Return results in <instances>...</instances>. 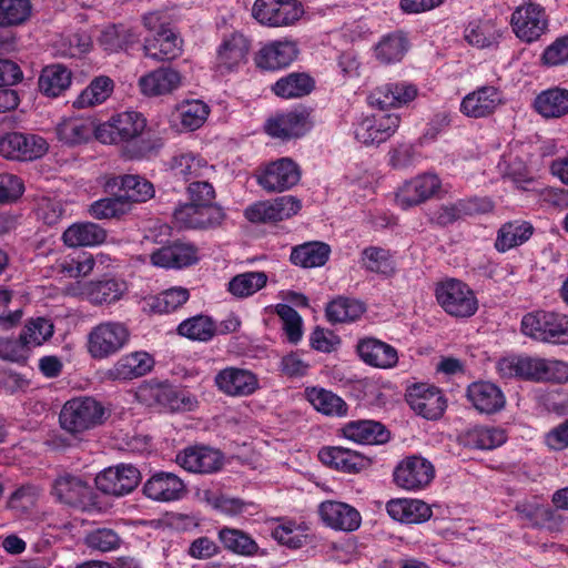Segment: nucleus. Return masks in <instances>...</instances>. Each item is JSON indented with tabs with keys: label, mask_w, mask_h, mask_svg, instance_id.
Returning <instances> with one entry per match:
<instances>
[{
	"label": "nucleus",
	"mask_w": 568,
	"mask_h": 568,
	"mask_svg": "<svg viewBox=\"0 0 568 568\" xmlns=\"http://www.w3.org/2000/svg\"><path fill=\"white\" fill-rule=\"evenodd\" d=\"M190 293L178 286L168 288L156 295L144 298L143 310L152 314H164L176 311L187 302Z\"/></svg>",
	"instance_id": "49"
},
{
	"label": "nucleus",
	"mask_w": 568,
	"mask_h": 568,
	"mask_svg": "<svg viewBox=\"0 0 568 568\" xmlns=\"http://www.w3.org/2000/svg\"><path fill=\"white\" fill-rule=\"evenodd\" d=\"M175 460L190 473L212 474L221 469L223 455L212 447L195 445L180 452Z\"/></svg>",
	"instance_id": "20"
},
{
	"label": "nucleus",
	"mask_w": 568,
	"mask_h": 568,
	"mask_svg": "<svg viewBox=\"0 0 568 568\" xmlns=\"http://www.w3.org/2000/svg\"><path fill=\"white\" fill-rule=\"evenodd\" d=\"M406 400L416 414L426 419L442 417L447 405L442 390L427 384H416L409 387Z\"/></svg>",
	"instance_id": "18"
},
{
	"label": "nucleus",
	"mask_w": 568,
	"mask_h": 568,
	"mask_svg": "<svg viewBox=\"0 0 568 568\" xmlns=\"http://www.w3.org/2000/svg\"><path fill=\"white\" fill-rule=\"evenodd\" d=\"M298 54L297 44L292 40H275L264 44L257 55L256 65L264 70H278L290 65Z\"/></svg>",
	"instance_id": "29"
},
{
	"label": "nucleus",
	"mask_w": 568,
	"mask_h": 568,
	"mask_svg": "<svg viewBox=\"0 0 568 568\" xmlns=\"http://www.w3.org/2000/svg\"><path fill=\"white\" fill-rule=\"evenodd\" d=\"M138 398L145 405H160L172 410L179 409L181 400L169 383L150 382L139 387Z\"/></svg>",
	"instance_id": "43"
},
{
	"label": "nucleus",
	"mask_w": 568,
	"mask_h": 568,
	"mask_svg": "<svg viewBox=\"0 0 568 568\" xmlns=\"http://www.w3.org/2000/svg\"><path fill=\"white\" fill-rule=\"evenodd\" d=\"M400 118L396 113L383 111L363 118L355 128V138L358 142L369 145L379 144L388 140L398 129Z\"/></svg>",
	"instance_id": "13"
},
{
	"label": "nucleus",
	"mask_w": 568,
	"mask_h": 568,
	"mask_svg": "<svg viewBox=\"0 0 568 568\" xmlns=\"http://www.w3.org/2000/svg\"><path fill=\"white\" fill-rule=\"evenodd\" d=\"M173 217L181 229L207 230L220 226L225 219V213L221 205L189 202L179 205L174 210Z\"/></svg>",
	"instance_id": "11"
},
{
	"label": "nucleus",
	"mask_w": 568,
	"mask_h": 568,
	"mask_svg": "<svg viewBox=\"0 0 568 568\" xmlns=\"http://www.w3.org/2000/svg\"><path fill=\"white\" fill-rule=\"evenodd\" d=\"M216 331L214 322L205 315H195L186 318L176 328L179 335L199 342L211 341Z\"/></svg>",
	"instance_id": "57"
},
{
	"label": "nucleus",
	"mask_w": 568,
	"mask_h": 568,
	"mask_svg": "<svg viewBox=\"0 0 568 568\" xmlns=\"http://www.w3.org/2000/svg\"><path fill=\"white\" fill-rule=\"evenodd\" d=\"M52 495L62 504L87 509L94 504V493L79 476L63 474L52 484Z\"/></svg>",
	"instance_id": "16"
},
{
	"label": "nucleus",
	"mask_w": 568,
	"mask_h": 568,
	"mask_svg": "<svg viewBox=\"0 0 568 568\" xmlns=\"http://www.w3.org/2000/svg\"><path fill=\"white\" fill-rule=\"evenodd\" d=\"M500 38L501 32L490 20L470 22L465 29V40L479 49L497 45Z\"/></svg>",
	"instance_id": "56"
},
{
	"label": "nucleus",
	"mask_w": 568,
	"mask_h": 568,
	"mask_svg": "<svg viewBox=\"0 0 568 568\" xmlns=\"http://www.w3.org/2000/svg\"><path fill=\"white\" fill-rule=\"evenodd\" d=\"M52 334L53 324L44 317H37L26 324L21 332V338L27 343L28 347L40 346L48 341Z\"/></svg>",
	"instance_id": "62"
},
{
	"label": "nucleus",
	"mask_w": 568,
	"mask_h": 568,
	"mask_svg": "<svg viewBox=\"0 0 568 568\" xmlns=\"http://www.w3.org/2000/svg\"><path fill=\"white\" fill-rule=\"evenodd\" d=\"M182 39L171 28L145 38L143 43L144 55L155 61L174 60L182 54Z\"/></svg>",
	"instance_id": "32"
},
{
	"label": "nucleus",
	"mask_w": 568,
	"mask_h": 568,
	"mask_svg": "<svg viewBox=\"0 0 568 568\" xmlns=\"http://www.w3.org/2000/svg\"><path fill=\"white\" fill-rule=\"evenodd\" d=\"M302 209L301 201L293 195L261 201L245 210V216L253 223L278 222L296 215Z\"/></svg>",
	"instance_id": "14"
},
{
	"label": "nucleus",
	"mask_w": 568,
	"mask_h": 568,
	"mask_svg": "<svg viewBox=\"0 0 568 568\" xmlns=\"http://www.w3.org/2000/svg\"><path fill=\"white\" fill-rule=\"evenodd\" d=\"M417 94L418 89L413 83L389 82L375 88L368 95V102L384 111L388 108H402L415 100Z\"/></svg>",
	"instance_id": "21"
},
{
	"label": "nucleus",
	"mask_w": 568,
	"mask_h": 568,
	"mask_svg": "<svg viewBox=\"0 0 568 568\" xmlns=\"http://www.w3.org/2000/svg\"><path fill=\"white\" fill-rule=\"evenodd\" d=\"M520 331L525 336L540 343L568 345V315L536 310L523 316Z\"/></svg>",
	"instance_id": "1"
},
{
	"label": "nucleus",
	"mask_w": 568,
	"mask_h": 568,
	"mask_svg": "<svg viewBox=\"0 0 568 568\" xmlns=\"http://www.w3.org/2000/svg\"><path fill=\"white\" fill-rule=\"evenodd\" d=\"M250 40L241 32L224 36L216 48L213 69L220 75L236 72L248 61Z\"/></svg>",
	"instance_id": "9"
},
{
	"label": "nucleus",
	"mask_w": 568,
	"mask_h": 568,
	"mask_svg": "<svg viewBox=\"0 0 568 568\" xmlns=\"http://www.w3.org/2000/svg\"><path fill=\"white\" fill-rule=\"evenodd\" d=\"M310 114L306 111H291L277 114L270 119L265 124V131L268 135L290 140L304 135L311 128Z\"/></svg>",
	"instance_id": "27"
},
{
	"label": "nucleus",
	"mask_w": 568,
	"mask_h": 568,
	"mask_svg": "<svg viewBox=\"0 0 568 568\" xmlns=\"http://www.w3.org/2000/svg\"><path fill=\"white\" fill-rule=\"evenodd\" d=\"M104 420L103 405L90 396H79L67 400L59 415L61 428L72 435L93 429L102 425Z\"/></svg>",
	"instance_id": "2"
},
{
	"label": "nucleus",
	"mask_w": 568,
	"mask_h": 568,
	"mask_svg": "<svg viewBox=\"0 0 568 568\" xmlns=\"http://www.w3.org/2000/svg\"><path fill=\"white\" fill-rule=\"evenodd\" d=\"M125 292L124 282L108 278L97 282L84 283L80 294L92 304H111L119 301Z\"/></svg>",
	"instance_id": "42"
},
{
	"label": "nucleus",
	"mask_w": 568,
	"mask_h": 568,
	"mask_svg": "<svg viewBox=\"0 0 568 568\" xmlns=\"http://www.w3.org/2000/svg\"><path fill=\"white\" fill-rule=\"evenodd\" d=\"M30 14V0H0V27L20 26Z\"/></svg>",
	"instance_id": "60"
},
{
	"label": "nucleus",
	"mask_w": 568,
	"mask_h": 568,
	"mask_svg": "<svg viewBox=\"0 0 568 568\" xmlns=\"http://www.w3.org/2000/svg\"><path fill=\"white\" fill-rule=\"evenodd\" d=\"M435 295L438 304L450 316L468 318L478 310L474 291L459 280L448 278L438 283Z\"/></svg>",
	"instance_id": "3"
},
{
	"label": "nucleus",
	"mask_w": 568,
	"mask_h": 568,
	"mask_svg": "<svg viewBox=\"0 0 568 568\" xmlns=\"http://www.w3.org/2000/svg\"><path fill=\"white\" fill-rule=\"evenodd\" d=\"M182 74L171 68H158L139 79V88L146 97L171 94L182 85Z\"/></svg>",
	"instance_id": "31"
},
{
	"label": "nucleus",
	"mask_w": 568,
	"mask_h": 568,
	"mask_svg": "<svg viewBox=\"0 0 568 568\" xmlns=\"http://www.w3.org/2000/svg\"><path fill=\"white\" fill-rule=\"evenodd\" d=\"M154 366L153 357L143 351L121 356L105 373L111 381H131L149 374Z\"/></svg>",
	"instance_id": "26"
},
{
	"label": "nucleus",
	"mask_w": 568,
	"mask_h": 568,
	"mask_svg": "<svg viewBox=\"0 0 568 568\" xmlns=\"http://www.w3.org/2000/svg\"><path fill=\"white\" fill-rule=\"evenodd\" d=\"M130 332L120 322H103L88 335V352L95 359L108 358L120 352L129 342Z\"/></svg>",
	"instance_id": "7"
},
{
	"label": "nucleus",
	"mask_w": 568,
	"mask_h": 568,
	"mask_svg": "<svg viewBox=\"0 0 568 568\" xmlns=\"http://www.w3.org/2000/svg\"><path fill=\"white\" fill-rule=\"evenodd\" d=\"M365 311L361 301L338 296L327 304L325 313L331 323H348L357 321Z\"/></svg>",
	"instance_id": "52"
},
{
	"label": "nucleus",
	"mask_w": 568,
	"mask_h": 568,
	"mask_svg": "<svg viewBox=\"0 0 568 568\" xmlns=\"http://www.w3.org/2000/svg\"><path fill=\"white\" fill-rule=\"evenodd\" d=\"M209 113L210 109L203 101H183L175 108L173 120L180 123L181 130L195 131L204 124Z\"/></svg>",
	"instance_id": "51"
},
{
	"label": "nucleus",
	"mask_w": 568,
	"mask_h": 568,
	"mask_svg": "<svg viewBox=\"0 0 568 568\" xmlns=\"http://www.w3.org/2000/svg\"><path fill=\"white\" fill-rule=\"evenodd\" d=\"M143 494L154 501H175L184 497L186 485L173 473L158 471L144 483Z\"/></svg>",
	"instance_id": "22"
},
{
	"label": "nucleus",
	"mask_w": 568,
	"mask_h": 568,
	"mask_svg": "<svg viewBox=\"0 0 568 568\" xmlns=\"http://www.w3.org/2000/svg\"><path fill=\"white\" fill-rule=\"evenodd\" d=\"M515 36L526 43L537 41L548 29V17L544 7L536 2L518 6L510 17Z\"/></svg>",
	"instance_id": "8"
},
{
	"label": "nucleus",
	"mask_w": 568,
	"mask_h": 568,
	"mask_svg": "<svg viewBox=\"0 0 568 568\" xmlns=\"http://www.w3.org/2000/svg\"><path fill=\"white\" fill-rule=\"evenodd\" d=\"M331 247L324 242H306L292 248L291 262L304 268L321 267L329 258Z\"/></svg>",
	"instance_id": "46"
},
{
	"label": "nucleus",
	"mask_w": 568,
	"mask_h": 568,
	"mask_svg": "<svg viewBox=\"0 0 568 568\" xmlns=\"http://www.w3.org/2000/svg\"><path fill=\"white\" fill-rule=\"evenodd\" d=\"M318 459L331 468L348 474L359 473L371 465L369 458L339 446L323 447L318 452Z\"/></svg>",
	"instance_id": "30"
},
{
	"label": "nucleus",
	"mask_w": 568,
	"mask_h": 568,
	"mask_svg": "<svg viewBox=\"0 0 568 568\" xmlns=\"http://www.w3.org/2000/svg\"><path fill=\"white\" fill-rule=\"evenodd\" d=\"M212 169L204 158L193 152H181L171 161L173 175L189 183L205 178Z\"/></svg>",
	"instance_id": "40"
},
{
	"label": "nucleus",
	"mask_w": 568,
	"mask_h": 568,
	"mask_svg": "<svg viewBox=\"0 0 568 568\" xmlns=\"http://www.w3.org/2000/svg\"><path fill=\"white\" fill-rule=\"evenodd\" d=\"M507 439L500 427L476 426L465 434L466 444L477 449H494L501 446Z\"/></svg>",
	"instance_id": "55"
},
{
	"label": "nucleus",
	"mask_w": 568,
	"mask_h": 568,
	"mask_svg": "<svg viewBox=\"0 0 568 568\" xmlns=\"http://www.w3.org/2000/svg\"><path fill=\"white\" fill-rule=\"evenodd\" d=\"M215 386L220 392L232 397H246L260 388L255 373L240 367H225L214 377Z\"/></svg>",
	"instance_id": "19"
},
{
	"label": "nucleus",
	"mask_w": 568,
	"mask_h": 568,
	"mask_svg": "<svg viewBox=\"0 0 568 568\" xmlns=\"http://www.w3.org/2000/svg\"><path fill=\"white\" fill-rule=\"evenodd\" d=\"M342 433L345 438L365 445L385 444L390 438L389 430L382 423L372 419L348 422Z\"/></svg>",
	"instance_id": "35"
},
{
	"label": "nucleus",
	"mask_w": 568,
	"mask_h": 568,
	"mask_svg": "<svg viewBox=\"0 0 568 568\" xmlns=\"http://www.w3.org/2000/svg\"><path fill=\"white\" fill-rule=\"evenodd\" d=\"M145 126L146 120L139 112L118 113L97 126V140L103 144L130 142L140 136Z\"/></svg>",
	"instance_id": "6"
},
{
	"label": "nucleus",
	"mask_w": 568,
	"mask_h": 568,
	"mask_svg": "<svg viewBox=\"0 0 568 568\" xmlns=\"http://www.w3.org/2000/svg\"><path fill=\"white\" fill-rule=\"evenodd\" d=\"M105 239V230L92 222L74 223L62 234V241L68 247L100 245Z\"/></svg>",
	"instance_id": "41"
},
{
	"label": "nucleus",
	"mask_w": 568,
	"mask_h": 568,
	"mask_svg": "<svg viewBox=\"0 0 568 568\" xmlns=\"http://www.w3.org/2000/svg\"><path fill=\"white\" fill-rule=\"evenodd\" d=\"M493 202L486 197L462 199L454 203L443 204L435 210L430 216V222L445 227L458 220L484 214L493 211Z\"/></svg>",
	"instance_id": "15"
},
{
	"label": "nucleus",
	"mask_w": 568,
	"mask_h": 568,
	"mask_svg": "<svg viewBox=\"0 0 568 568\" xmlns=\"http://www.w3.org/2000/svg\"><path fill=\"white\" fill-rule=\"evenodd\" d=\"M363 267L369 272L390 276L395 273V264L388 250L368 246L361 256Z\"/></svg>",
	"instance_id": "58"
},
{
	"label": "nucleus",
	"mask_w": 568,
	"mask_h": 568,
	"mask_svg": "<svg viewBox=\"0 0 568 568\" xmlns=\"http://www.w3.org/2000/svg\"><path fill=\"white\" fill-rule=\"evenodd\" d=\"M57 138L68 146H78L88 143L92 136L97 138V125L90 118L71 116L58 123Z\"/></svg>",
	"instance_id": "34"
},
{
	"label": "nucleus",
	"mask_w": 568,
	"mask_h": 568,
	"mask_svg": "<svg viewBox=\"0 0 568 568\" xmlns=\"http://www.w3.org/2000/svg\"><path fill=\"white\" fill-rule=\"evenodd\" d=\"M217 539L224 550L241 557L264 556L255 539L246 531L229 526L217 530Z\"/></svg>",
	"instance_id": "37"
},
{
	"label": "nucleus",
	"mask_w": 568,
	"mask_h": 568,
	"mask_svg": "<svg viewBox=\"0 0 568 568\" xmlns=\"http://www.w3.org/2000/svg\"><path fill=\"white\" fill-rule=\"evenodd\" d=\"M84 544L91 550L108 552L119 549L122 539L113 529L99 528L85 536Z\"/></svg>",
	"instance_id": "61"
},
{
	"label": "nucleus",
	"mask_w": 568,
	"mask_h": 568,
	"mask_svg": "<svg viewBox=\"0 0 568 568\" xmlns=\"http://www.w3.org/2000/svg\"><path fill=\"white\" fill-rule=\"evenodd\" d=\"M466 397L480 414H495L501 410L506 404L504 393L491 382L478 381L469 384Z\"/></svg>",
	"instance_id": "28"
},
{
	"label": "nucleus",
	"mask_w": 568,
	"mask_h": 568,
	"mask_svg": "<svg viewBox=\"0 0 568 568\" xmlns=\"http://www.w3.org/2000/svg\"><path fill=\"white\" fill-rule=\"evenodd\" d=\"M503 102L501 92L494 85H484L468 93L460 103V112L468 118L493 114Z\"/></svg>",
	"instance_id": "24"
},
{
	"label": "nucleus",
	"mask_w": 568,
	"mask_h": 568,
	"mask_svg": "<svg viewBox=\"0 0 568 568\" xmlns=\"http://www.w3.org/2000/svg\"><path fill=\"white\" fill-rule=\"evenodd\" d=\"M138 41L139 36L131 28L122 24L106 27L99 38L100 44L109 52L128 50Z\"/></svg>",
	"instance_id": "53"
},
{
	"label": "nucleus",
	"mask_w": 568,
	"mask_h": 568,
	"mask_svg": "<svg viewBox=\"0 0 568 568\" xmlns=\"http://www.w3.org/2000/svg\"><path fill=\"white\" fill-rule=\"evenodd\" d=\"M276 314L283 323V329L291 343H297L302 338V318L298 313L287 304H277Z\"/></svg>",
	"instance_id": "64"
},
{
	"label": "nucleus",
	"mask_w": 568,
	"mask_h": 568,
	"mask_svg": "<svg viewBox=\"0 0 568 568\" xmlns=\"http://www.w3.org/2000/svg\"><path fill=\"white\" fill-rule=\"evenodd\" d=\"M535 110L545 119H557L568 113V90L552 88L539 93L534 102Z\"/></svg>",
	"instance_id": "48"
},
{
	"label": "nucleus",
	"mask_w": 568,
	"mask_h": 568,
	"mask_svg": "<svg viewBox=\"0 0 568 568\" xmlns=\"http://www.w3.org/2000/svg\"><path fill=\"white\" fill-rule=\"evenodd\" d=\"M387 514L397 521L405 524H420L428 520L432 508L420 499L396 498L386 504Z\"/></svg>",
	"instance_id": "38"
},
{
	"label": "nucleus",
	"mask_w": 568,
	"mask_h": 568,
	"mask_svg": "<svg viewBox=\"0 0 568 568\" xmlns=\"http://www.w3.org/2000/svg\"><path fill=\"white\" fill-rule=\"evenodd\" d=\"M443 191L440 178L432 172L418 174L404 184L396 192V203L407 210L425 203L433 197H439Z\"/></svg>",
	"instance_id": "10"
},
{
	"label": "nucleus",
	"mask_w": 568,
	"mask_h": 568,
	"mask_svg": "<svg viewBox=\"0 0 568 568\" xmlns=\"http://www.w3.org/2000/svg\"><path fill=\"white\" fill-rule=\"evenodd\" d=\"M113 87V81L109 77H98L79 94L73 105L84 109L101 104L111 95Z\"/></svg>",
	"instance_id": "54"
},
{
	"label": "nucleus",
	"mask_w": 568,
	"mask_h": 568,
	"mask_svg": "<svg viewBox=\"0 0 568 568\" xmlns=\"http://www.w3.org/2000/svg\"><path fill=\"white\" fill-rule=\"evenodd\" d=\"M140 480L141 474L136 467L122 464L101 471L95 477V485L106 495L123 496L133 491Z\"/></svg>",
	"instance_id": "17"
},
{
	"label": "nucleus",
	"mask_w": 568,
	"mask_h": 568,
	"mask_svg": "<svg viewBox=\"0 0 568 568\" xmlns=\"http://www.w3.org/2000/svg\"><path fill=\"white\" fill-rule=\"evenodd\" d=\"M305 396L312 406L327 416L342 417L347 414L346 402L331 390L321 387H307Z\"/></svg>",
	"instance_id": "50"
},
{
	"label": "nucleus",
	"mask_w": 568,
	"mask_h": 568,
	"mask_svg": "<svg viewBox=\"0 0 568 568\" xmlns=\"http://www.w3.org/2000/svg\"><path fill=\"white\" fill-rule=\"evenodd\" d=\"M151 263L154 266L163 268H183L195 264L199 260L197 251L194 245L173 242L170 245L162 246L150 255Z\"/></svg>",
	"instance_id": "33"
},
{
	"label": "nucleus",
	"mask_w": 568,
	"mask_h": 568,
	"mask_svg": "<svg viewBox=\"0 0 568 568\" xmlns=\"http://www.w3.org/2000/svg\"><path fill=\"white\" fill-rule=\"evenodd\" d=\"M130 210V205L120 195L93 202L89 213L98 220L119 217Z\"/></svg>",
	"instance_id": "63"
},
{
	"label": "nucleus",
	"mask_w": 568,
	"mask_h": 568,
	"mask_svg": "<svg viewBox=\"0 0 568 568\" xmlns=\"http://www.w3.org/2000/svg\"><path fill=\"white\" fill-rule=\"evenodd\" d=\"M356 352L366 365L375 368L389 369L398 363L396 348L375 337L361 338L357 342Z\"/></svg>",
	"instance_id": "25"
},
{
	"label": "nucleus",
	"mask_w": 568,
	"mask_h": 568,
	"mask_svg": "<svg viewBox=\"0 0 568 568\" xmlns=\"http://www.w3.org/2000/svg\"><path fill=\"white\" fill-rule=\"evenodd\" d=\"M305 13L300 0H255L252 17L264 27L286 28L298 23Z\"/></svg>",
	"instance_id": "4"
},
{
	"label": "nucleus",
	"mask_w": 568,
	"mask_h": 568,
	"mask_svg": "<svg viewBox=\"0 0 568 568\" xmlns=\"http://www.w3.org/2000/svg\"><path fill=\"white\" fill-rule=\"evenodd\" d=\"M318 514L323 523L334 530L354 531L362 521L361 514L355 507L336 500L321 503Z\"/></svg>",
	"instance_id": "23"
},
{
	"label": "nucleus",
	"mask_w": 568,
	"mask_h": 568,
	"mask_svg": "<svg viewBox=\"0 0 568 568\" xmlns=\"http://www.w3.org/2000/svg\"><path fill=\"white\" fill-rule=\"evenodd\" d=\"M410 49L406 32L396 30L383 36L374 47L376 60L382 64L400 62Z\"/></svg>",
	"instance_id": "39"
},
{
	"label": "nucleus",
	"mask_w": 568,
	"mask_h": 568,
	"mask_svg": "<svg viewBox=\"0 0 568 568\" xmlns=\"http://www.w3.org/2000/svg\"><path fill=\"white\" fill-rule=\"evenodd\" d=\"M119 187L120 196L130 205L132 202L141 203L154 196V186L146 179L140 175H124L111 178L105 183V189L112 191Z\"/></svg>",
	"instance_id": "36"
},
{
	"label": "nucleus",
	"mask_w": 568,
	"mask_h": 568,
	"mask_svg": "<svg viewBox=\"0 0 568 568\" xmlns=\"http://www.w3.org/2000/svg\"><path fill=\"white\" fill-rule=\"evenodd\" d=\"M315 88L314 79L304 72H292L280 78L272 92L282 99H298L308 95Z\"/></svg>",
	"instance_id": "45"
},
{
	"label": "nucleus",
	"mask_w": 568,
	"mask_h": 568,
	"mask_svg": "<svg viewBox=\"0 0 568 568\" xmlns=\"http://www.w3.org/2000/svg\"><path fill=\"white\" fill-rule=\"evenodd\" d=\"M72 82V72L60 63L47 65L39 77V90L47 97L57 98L69 89Z\"/></svg>",
	"instance_id": "44"
},
{
	"label": "nucleus",
	"mask_w": 568,
	"mask_h": 568,
	"mask_svg": "<svg viewBox=\"0 0 568 568\" xmlns=\"http://www.w3.org/2000/svg\"><path fill=\"white\" fill-rule=\"evenodd\" d=\"M267 283L264 272H245L229 282V291L236 297H247L263 288Z\"/></svg>",
	"instance_id": "59"
},
{
	"label": "nucleus",
	"mask_w": 568,
	"mask_h": 568,
	"mask_svg": "<svg viewBox=\"0 0 568 568\" xmlns=\"http://www.w3.org/2000/svg\"><path fill=\"white\" fill-rule=\"evenodd\" d=\"M435 478V467L420 455H409L400 459L393 470V483L406 491L426 489Z\"/></svg>",
	"instance_id": "5"
},
{
	"label": "nucleus",
	"mask_w": 568,
	"mask_h": 568,
	"mask_svg": "<svg viewBox=\"0 0 568 568\" xmlns=\"http://www.w3.org/2000/svg\"><path fill=\"white\" fill-rule=\"evenodd\" d=\"M301 180V169L291 158L268 163L257 175L258 185L267 192H284Z\"/></svg>",
	"instance_id": "12"
},
{
	"label": "nucleus",
	"mask_w": 568,
	"mask_h": 568,
	"mask_svg": "<svg viewBox=\"0 0 568 568\" xmlns=\"http://www.w3.org/2000/svg\"><path fill=\"white\" fill-rule=\"evenodd\" d=\"M534 233V227L526 221H511L503 224L497 232L495 248L505 253L527 242Z\"/></svg>",
	"instance_id": "47"
}]
</instances>
